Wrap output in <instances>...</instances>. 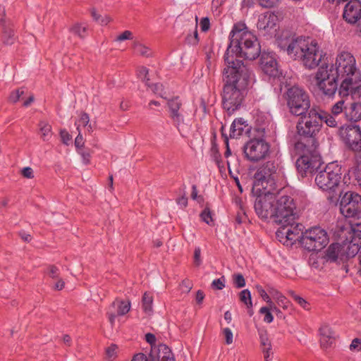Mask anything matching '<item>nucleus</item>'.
Segmentation results:
<instances>
[{
    "label": "nucleus",
    "instance_id": "nucleus-1",
    "mask_svg": "<svg viewBox=\"0 0 361 361\" xmlns=\"http://www.w3.org/2000/svg\"><path fill=\"white\" fill-rule=\"evenodd\" d=\"M260 45L256 36L245 23L234 24L230 32V44L224 56L227 66L224 68V85L222 105L228 115L240 109L247 89L253 81L252 71L234 56L254 60L259 56Z\"/></svg>",
    "mask_w": 361,
    "mask_h": 361
},
{
    "label": "nucleus",
    "instance_id": "nucleus-2",
    "mask_svg": "<svg viewBox=\"0 0 361 361\" xmlns=\"http://www.w3.org/2000/svg\"><path fill=\"white\" fill-rule=\"evenodd\" d=\"M316 86L326 97L333 98L355 94L361 90V71L355 56L349 51L339 52L334 61L319 67L314 75Z\"/></svg>",
    "mask_w": 361,
    "mask_h": 361
},
{
    "label": "nucleus",
    "instance_id": "nucleus-3",
    "mask_svg": "<svg viewBox=\"0 0 361 361\" xmlns=\"http://www.w3.org/2000/svg\"><path fill=\"white\" fill-rule=\"evenodd\" d=\"M276 44L290 58L300 61L309 70L318 67L326 55L316 40L309 37H293L288 32H283L277 37Z\"/></svg>",
    "mask_w": 361,
    "mask_h": 361
},
{
    "label": "nucleus",
    "instance_id": "nucleus-4",
    "mask_svg": "<svg viewBox=\"0 0 361 361\" xmlns=\"http://www.w3.org/2000/svg\"><path fill=\"white\" fill-rule=\"evenodd\" d=\"M293 199L283 192L255 202V209L261 219L271 218L279 225L293 223L296 219Z\"/></svg>",
    "mask_w": 361,
    "mask_h": 361
},
{
    "label": "nucleus",
    "instance_id": "nucleus-5",
    "mask_svg": "<svg viewBox=\"0 0 361 361\" xmlns=\"http://www.w3.org/2000/svg\"><path fill=\"white\" fill-rule=\"evenodd\" d=\"M277 178V168L272 162L266 163L255 174L252 185V194L255 201L269 196H275L274 192Z\"/></svg>",
    "mask_w": 361,
    "mask_h": 361
},
{
    "label": "nucleus",
    "instance_id": "nucleus-6",
    "mask_svg": "<svg viewBox=\"0 0 361 361\" xmlns=\"http://www.w3.org/2000/svg\"><path fill=\"white\" fill-rule=\"evenodd\" d=\"M295 149L300 154L296 161L298 173L302 176L313 173L321 164V157L316 150L317 147L312 145L307 147L303 142H298Z\"/></svg>",
    "mask_w": 361,
    "mask_h": 361
},
{
    "label": "nucleus",
    "instance_id": "nucleus-7",
    "mask_svg": "<svg viewBox=\"0 0 361 361\" xmlns=\"http://www.w3.org/2000/svg\"><path fill=\"white\" fill-rule=\"evenodd\" d=\"M300 121L297 124V130L299 135L310 138L311 145L317 147L315 137L319 133L322 126V115L314 109L309 110L307 114L301 116Z\"/></svg>",
    "mask_w": 361,
    "mask_h": 361
},
{
    "label": "nucleus",
    "instance_id": "nucleus-8",
    "mask_svg": "<svg viewBox=\"0 0 361 361\" xmlns=\"http://www.w3.org/2000/svg\"><path fill=\"white\" fill-rule=\"evenodd\" d=\"M287 105L295 116H303L310 108L308 93L298 86L290 87L286 92Z\"/></svg>",
    "mask_w": 361,
    "mask_h": 361
},
{
    "label": "nucleus",
    "instance_id": "nucleus-9",
    "mask_svg": "<svg viewBox=\"0 0 361 361\" xmlns=\"http://www.w3.org/2000/svg\"><path fill=\"white\" fill-rule=\"evenodd\" d=\"M329 243L327 232L320 227H313L302 233L301 246L311 252H318L324 248Z\"/></svg>",
    "mask_w": 361,
    "mask_h": 361
},
{
    "label": "nucleus",
    "instance_id": "nucleus-10",
    "mask_svg": "<svg viewBox=\"0 0 361 361\" xmlns=\"http://www.w3.org/2000/svg\"><path fill=\"white\" fill-rule=\"evenodd\" d=\"M341 167L329 164L324 170L317 173L315 183L323 190L333 191L341 182Z\"/></svg>",
    "mask_w": 361,
    "mask_h": 361
},
{
    "label": "nucleus",
    "instance_id": "nucleus-11",
    "mask_svg": "<svg viewBox=\"0 0 361 361\" xmlns=\"http://www.w3.org/2000/svg\"><path fill=\"white\" fill-rule=\"evenodd\" d=\"M341 214L345 218L361 217V195L348 191L339 195Z\"/></svg>",
    "mask_w": 361,
    "mask_h": 361
},
{
    "label": "nucleus",
    "instance_id": "nucleus-12",
    "mask_svg": "<svg viewBox=\"0 0 361 361\" xmlns=\"http://www.w3.org/2000/svg\"><path fill=\"white\" fill-rule=\"evenodd\" d=\"M269 152V145L262 138L252 139L244 147V153L247 159L258 161L264 159Z\"/></svg>",
    "mask_w": 361,
    "mask_h": 361
},
{
    "label": "nucleus",
    "instance_id": "nucleus-13",
    "mask_svg": "<svg viewBox=\"0 0 361 361\" xmlns=\"http://www.w3.org/2000/svg\"><path fill=\"white\" fill-rule=\"evenodd\" d=\"M281 228L276 231L278 240L286 246H292L297 240L300 243L302 234V224L293 223L281 225Z\"/></svg>",
    "mask_w": 361,
    "mask_h": 361
},
{
    "label": "nucleus",
    "instance_id": "nucleus-14",
    "mask_svg": "<svg viewBox=\"0 0 361 361\" xmlns=\"http://www.w3.org/2000/svg\"><path fill=\"white\" fill-rule=\"evenodd\" d=\"M339 135L348 148L355 152L361 151V129L358 126L341 127Z\"/></svg>",
    "mask_w": 361,
    "mask_h": 361
},
{
    "label": "nucleus",
    "instance_id": "nucleus-15",
    "mask_svg": "<svg viewBox=\"0 0 361 361\" xmlns=\"http://www.w3.org/2000/svg\"><path fill=\"white\" fill-rule=\"evenodd\" d=\"M343 19L349 24H357L356 32L361 37V3L351 0L345 6L343 12Z\"/></svg>",
    "mask_w": 361,
    "mask_h": 361
},
{
    "label": "nucleus",
    "instance_id": "nucleus-16",
    "mask_svg": "<svg viewBox=\"0 0 361 361\" xmlns=\"http://www.w3.org/2000/svg\"><path fill=\"white\" fill-rule=\"evenodd\" d=\"M260 67L262 71L269 77L279 78L282 72L279 68L276 55L271 52L262 53L260 58Z\"/></svg>",
    "mask_w": 361,
    "mask_h": 361
},
{
    "label": "nucleus",
    "instance_id": "nucleus-17",
    "mask_svg": "<svg viewBox=\"0 0 361 361\" xmlns=\"http://www.w3.org/2000/svg\"><path fill=\"white\" fill-rule=\"evenodd\" d=\"M278 21V16L274 13L267 11L259 16L257 27L264 34H269L276 30Z\"/></svg>",
    "mask_w": 361,
    "mask_h": 361
},
{
    "label": "nucleus",
    "instance_id": "nucleus-18",
    "mask_svg": "<svg viewBox=\"0 0 361 361\" xmlns=\"http://www.w3.org/2000/svg\"><path fill=\"white\" fill-rule=\"evenodd\" d=\"M130 309V302L128 300H116L110 307L108 312L109 322L114 324L116 315L123 316L128 313Z\"/></svg>",
    "mask_w": 361,
    "mask_h": 361
},
{
    "label": "nucleus",
    "instance_id": "nucleus-19",
    "mask_svg": "<svg viewBox=\"0 0 361 361\" xmlns=\"http://www.w3.org/2000/svg\"><path fill=\"white\" fill-rule=\"evenodd\" d=\"M250 129V126L243 118H235L231 126L230 137L238 138L241 135L249 133Z\"/></svg>",
    "mask_w": 361,
    "mask_h": 361
},
{
    "label": "nucleus",
    "instance_id": "nucleus-20",
    "mask_svg": "<svg viewBox=\"0 0 361 361\" xmlns=\"http://www.w3.org/2000/svg\"><path fill=\"white\" fill-rule=\"evenodd\" d=\"M345 118L352 122L360 121L361 120V102H352L347 103Z\"/></svg>",
    "mask_w": 361,
    "mask_h": 361
},
{
    "label": "nucleus",
    "instance_id": "nucleus-21",
    "mask_svg": "<svg viewBox=\"0 0 361 361\" xmlns=\"http://www.w3.org/2000/svg\"><path fill=\"white\" fill-rule=\"evenodd\" d=\"M320 343L323 348L332 345L336 338V334L328 324H322L319 329Z\"/></svg>",
    "mask_w": 361,
    "mask_h": 361
},
{
    "label": "nucleus",
    "instance_id": "nucleus-22",
    "mask_svg": "<svg viewBox=\"0 0 361 361\" xmlns=\"http://www.w3.org/2000/svg\"><path fill=\"white\" fill-rule=\"evenodd\" d=\"M168 105L170 109L171 118L177 126H179L183 122V117L178 111L180 106H181L180 99L178 97L171 99L169 101Z\"/></svg>",
    "mask_w": 361,
    "mask_h": 361
},
{
    "label": "nucleus",
    "instance_id": "nucleus-23",
    "mask_svg": "<svg viewBox=\"0 0 361 361\" xmlns=\"http://www.w3.org/2000/svg\"><path fill=\"white\" fill-rule=\"evenodd\" d=\"M345 244L332 243L325 252L324 258L326 261L335 262L339 256L343 255Z\"/></svg>",
    "mask_w": 361,
    "mask_h": 361
},
{
    "label": "nucleus",
    "instance_id": "nucleus-24",
    "mask_svg": "<svg viewBox=\"0 0 361 361\" xmlns=\"http://www.w3.org/2000/svg\"><path fill=\"white\" fill-rule=\"evenodd\" d=\"M268 292L270 295L275 300L277 305L284 310H287L290 305L289 300L278 290L274 288L269 287Z\"/></svg>",
    "mask_w": 361,
    "mask_h": 361
},
{
    "label": "nucleus",
    "instance_id": "nucleus-25",
    "mask_svg": "<svg viewBox=\"0 0 361 361\" xmlns=\"http://www.w3.org/2000/svg\"><path fill=\"white\" fill-rule=\"evenodd\" d=\"M259 339L262 351L266 361H271V355H272L271 345L267 336V332H261L259 334Z\"/></svg>",
    "mask_w": 361,
    "mask_h": 361
},
{
    "label": "nucleus",
    "instance_id": "nucleus-26",
    "mask_svg": "<svg viewBox=\"0 0 361 361\" xmlns=\"http://www.w3.org/2000/svg\"><path fill=\"white\" fill-rule=\"evenodd\" d=\"M255 121L258 125L257 130L264 133L266 127L271 122V116L269 114L260 112L256 116Z\"/></svg>",
    "mask_w": 361,
    "mask_h": 361
},
{
    "label": "nucleus",
    "instance_id": "nucleus-27",
    "mask_svg": "<svg viewBox=\"0 0 361 361\" xmlns=\"http://www.w3.org/2000/svg\"><path fill=\"white\" fill-rule=\"evenodd\" d=\"M343 244H345V248L343 252H345V255L347 257H354L360 250L359 243H354L352 239L344 242Z\"/></svg>",
    "mask_w": 361,
    "mask_h": 361
},
{
    "label": "nucleus",
    "instance_id": "nucleus-28",
    "mask_svg": "<svg viewBox=\"0 0 361 361\" xmlns=\"http://www.w3.org/2000/svg\"><path fill=\"white\" fill-rule=\"evenodd\" d=\"M153 297L150 293H145L142 297V305L145 314L150 315L153 312Z\"/></svg>",
    "mask_w": 361,
    "mask_h": 361
},
{
    "label": "nucleus",
    "instance_id": "nucleus-29",
    "mask_svg": "<svg viewBox=\"0 0 361 361\" xmlns=\"http://www.w3.org/2000/svg\"><path fill=\"white\" fill-rule=\"evenodd\" d=\"M90 122L89 116L85 113L80 114L78 119L75 121V125L76 126L78 133L81 132L82 127H87L88 131H92V128L91 125H88Z\"/></svg>",
    "mask_w": 361,
    "mask_h": 361
},
{
    "label": "nucleus",
    "instance_id": "nucleus-30",
    "mask_svg": "<svg viewBox=\"0 0 361 361\" xmlns=\"http://www.w3.org/2000/svg\"><path fill=\"white\" fill-rule=\"evenodd\" d=\"M88 25L87 23H75L71 28V31L80 38H85L87 35Z\"/></svg>",
    "mask_w": 361,
    "mask_h": 361
},
{
    "label": "nucleus",
    "instance_id": "nucleus-31",
    "mask_svg": "<svg viewBox=\"0 0 361 361\" xmlns=\"http://www.w3.org/2000/svg\"><path fill=\"white\" fill-rule=\"evenodd\" d=\"M353 219L350 222V232L355 238L361 239V216Z\"/></svg>",
    "mask_w": 361,
    "mask_h": 361
},
{
    "label": "nucleus",
    "instance_id": "nucleus-32",
    "mask_svg": "<svg viewBox=\"0 0 361 361\" xmlns=\"http://www.w3.org/2000/svg\"><path fill=\"white\" fill-rule=\"evenodd\" d=\"M159 351L158 359L159 361H174L172 353L166 345H161Z\"/></svg>",
    "mask_w": 361,
    "mask_h": 361
},
{
    "label": "nucleus",
    "instance_id": "nucleus-33",
    "mask_svg": "<svg viewBox=\"0 0 361 361\" xmlns=\"http://www.w3.org/2000/svg\"><path fill=\"white\" fill-rule=\"evenodd\" d=\"M133 39V33L130 30H125L123 32L116 35L113 39V42L116 46H121V44L126 40H131Z\"/></svg>",
    "mask_w": 361,
    "mask_h": 361
},
{
    "label": "nucleus",
    "instance_id": "nucleus-34",
    "mask_svg": "<svg viewBox=\"0 0 361 361\" xmlns=\"http://www.w3.org/2000/svg\"><path fill=\"white\" fill-rule=\"evenodd\" d=\"M133 48L136 52V54L142 56L148 57L151 56L152 51L150 49L147 47L146 45L139 42H135L133 43Z\"/></svg>",
    "mask_w": 361,
    "mask_h": 361
},
{
    "label": "nucleus",
    "instance_id": "nucleus-35",
    "mask_svg": "<svg viewBox=\"0 0 361 361\" xmlns=\"http://www.w3.org/2000/svg\"><path fill=\"white\" fill-rule=\"evenodd\" d=\"M346 105L347 103H345L344 99H341L336 102L331 107V114L333 116H338L339 114L343 113V114L345 115Z\"/></svg>",
    "mask_w": 361,
    "mask_h": 361
},
{
    "label": "nucleus",
    "instance_id": "nucleus-36",
    "mask_svg": "<svg viewBox=\"0 0 361 361\" xmlns=\"http://www.w3.org/2000/svg\"><path fill=\"white\" fill-rule=\"evenodd\" d=\"M39 130L41 133L42 138L44 140H49L51 136V127L45 121H41L39 123Z\"/></svg>",
    "mask_w": 361,
    "mask_h": 361
},
{
    "label": "nucleus",
    "instance_id": "nucleus-37",
    "mask_svg": "<svg viewBox=\"0 0 361 361\" xmlns=\"http://www.w3.org/2000/svg\"><path fill=\"white\" fill-rule=\"evenodd\" d=\"M118 353V346L116 344H111L106 348V359L109 361L115 360Z\"/></svg>",
    "mask_w": 361,
    "mask_h": 361
},
{
    "label": "nucleus",
    "instance_id": "nucleus-38",
    "mask_svg": "<svg viewBox=\"0 0 361 361\" xmlns=\"http://www.w3.org/2000/svg\"><path fill=\"white\" fill-rule=\"evenodd\" d=\"M240 300L250 308L252 307L251 293L248 289H244L240 293Z\"/></svg>",
    "mask_w": 361,
    "mask_h": 361
},
{
    "label": "nucleus",
    "instance_id": "nucleus-39",
    "mask_svg": "<svg viewBox=\"0 0 361 361\" xmlns=\"http://www.w3.org/2000/svg\"><path fill=\"white\" fill-rule=\"evenodd\" d=\"M3 39H4V43H6L7 44H13L15 40L13 30L10 28H4V34H3Z\"/></svg>",
    "mask_w": 361,
    "mask_h": 361
},
{
    "label": "nucleus",
    "instance_id": "nucleus-40",
    "mask_svg": "<svg viewBox=\"0 0 361 361\" xmlns=\"http://www.w3.org/2000/svg\"><path fill=\"white\" fill-rule=\"evenodd\" d=\"M259 312L261 314L264 315V319H263L264 322L270 324L273 322L274 317H273L272 314L271 313L270 310L268 307H262L259 309Z\"/></svg>",
    "mask_w": 361,
    "mask_h": 361
},
{
    "label": "nucleus",
    "instance_id": "nucleus-41",
    "mask_svg": "<svg viewBox=\"0 0 361 361\" xmlns=\"http://www.w3.org/2000/svg\"><path fill=\"white\" fill-rule=\"evenodd\" d=\"M334 116H333L332 114H324V116L322 115V121H324L329 127H336L337 126V121Z\"/></svg>",
    "mask_w": 361,
    "mask_h": 361
},
{
    "label": "nucleus",
    "instance_id": "nucleus-42",
    "mask_svg": "<svg viewBox=\"0 0 361 361\" xmlns=\"http://www.w3.org/2000/svg\"><path fill=\"white\" fill-rule=\"evenodd\" d=\"M25 91L23 88H20L13 91L11 93L9 97V101L12 103L17 102L20 97L24 94Z\"/></svg>",
    "mask_w": 361,
    "mask_h": 361
},
{
    "label": "nucleus",
    "instance_id": "nucleus-43",
    "mask_svg": "<svg viewBox=\"0 0 361 361\" xmlns=\"http://www.w3.org/2000/svg\"><path fill=\"white\" fill-rule=\"evenodd\" d=\"M148 69L144 66L139 67L137 70V77L146 82H148L149 78L148 76Z\"/></svg>",
    "mask_w": 361,
    "mask_h": 361
},
{
    "label": "nucleus",
    "instance_id": "nucleus-44",
    "mask_svg": "<svg viewBox=\"0 0 361 361\" xmlns=\"http://www.w3.org/2000/svg\"><path fill=\"white\" fill-rule=\"evenodd\" d=\"M256 290L258 293V294L260 295V297L264 300L267 303H271V297L266 292V290L259 285H257L255 286Z\"/></svg>",
    "mask_w": 361,
    "mask_h": 361
},
{
    "label": "nucleus",
    "instance_id": "nucleus-45",
    "mask_svg": "<svg viewBox=\"0 0 361 361\" xmlns=\"http://www.w3.org/2000/svg\"><path fill=\"white\" fill-rule=\"evenodd\" d=\"M226 279L224 276L214 279L212 283V286L216 290H222L225 287Z\"/></svg>",
    "mask_w": 361,
    "mask_h": 361
},
{
    "label": "nucleus",
    "instance_id": "nucleus-46",
    "mask_svg": "<svg viewBox=\"0 0 361 361\" xmlns=\"http://www.w3.org/2000/svg\"><path fill=\"white\" fill-rule=\"evenodd\" d=\"M233 283L235 287L240 288L245 286V281L243 276L240 274L233 275Z\"/></svg>",
    "mask_w": 361,
    "mask_h": 361
},
{
    "label": "nucleus",
    "instance_id": "nucleus-47",
    "mask_svg": "<svg viewBox=\"0 0 361 361\" xmlns=\"http://www.w3.org/2000/svg\"><path fill=\"white\" fill-rule=\"evenodd\" d=\"M223 334L225 336L226 343L230 345L233 341V335L232 331L229 328H224L223 329Z\"/></svg>",
    "mask_w": 361,
    "mask_h": 361
},
{
    "label": "nucleus",
    "instance_id": "nucleus-48",
    "mask_svg": "<svg viewBox=\"0 0 361 361\" xmlns=\"http://www.w3.org/2000/svg\"><path fill=\"white\" fill-rule=\"evenodd\" d=\"M146 85L148 86L155 94H159L160 97H163L162 94V85L159 83L150 85L149 82H146Z\"/></svg>",
    "mask_w": 361,
    "mask_h": 361
},
{
    "label": "nucleus",
    "instance_id": "nucleus-49",
    "mask_svg": "<svg viewBox=\"0 0 361 361\" xmlns=\"http://www.w3.org/2000/svg\"><path fill=\"white\" fill-rule=\"evenodd\" d=\"M60 136H61L62 142L66 145H69V143L71 142V141L72 140L71 135L66 130H61L60 131Z\"/></svg>",
    "mask_w": 361,
    "mask_h": 361
},
{
    "label": "nucleus",
    "instance_id": "nucleus-50",
    "mask_svg": "<svg viewBox=\"0 0 361 361\" xmlns=\"http://www.w3.org/2000/svg\"><path fill=\"white\" fill-rule=\"evenodd\" d=\"M200 216L202 220L209 225L213 221L211 213L208 209L203 210Z\"/></svg>",
    "mask_w": 361,
    "mask_h": 361
},
{
    "label": "nucleus",
    "instance_id": "nucleus-51",
    "mask_svg": "<svg viewBox=\"0 0 361 361\" xmlns=\"http://www.w3.org/2000/svg\"><path fill=\"white\" fill-rule=\"evenodd\" d=\"M200 27L202 31L207 32L210 27L209 19L207 17L202 18L200 22Z\"/></svg>",
    "mask_w": 361,
    "mask_h": 361
},
{
    "label": "nucleus",
    "instance_id": "nucleus-52",
    "mask_svg": "<svg viewBox=\"0 0 361 361\" xmlns=\"http://www.w3.org/2000/svg\"><path fill=\"white\" fill-rule=\"evenodd\" d=\"M292 296H293V298L298 303V305H300L302 307H303L304 309L305 310H307L309 307H308V303L307 302L302 298L297 295H295V294H292Z\"/></svg>",
    "mask_w": 361,
    "mask_h": 361
},
{
    "label": "nucleus",
    "instance_id": "nucleus-53",
    "mask_svg": "<svg viewBox=\"0 0 361 361\" xmlns=\"http://www.w3.org/2000/svg\"><path fill=\"white\" fill-rule=\"evenodd\" d=\"M192 283L189 281H183L182 283L180 285V290L183 293H188L192 289Z\"/></svg>",
    "mask_w": 361,
    "mask_h": 361
},
{
    "label": "nucleus",
    "instance_id": "nucleus-54",
    "mask_svg": "<svg viewBox=\"0 0 361 361\" xmlns=\"http://www.w3.org/2000/svg\"><path fill=\"white\" fill-rule=\"evenodd\" d=\"M194 262L197 266H200L202 263L201 249L199 247H195L194 251Z\"/></svg>",
    "mask_w": 361,
    "mask_h": 361
},
{
    "label": "nucleus",
    "instance_id": "nucleus-55",
    "mask_svg": "<svg viewBox=\"0 0 361 361\" xmlns=\"http://www.w3.org/2000/svg\"><path fill=\"white\" fill-rule=\"evenodd\" d=\"M21 174L26 178H33L34 172L31 167L27 166L21 170Z\"/></svg>",
    "mask_w": 361,
    "mask_h": 361
},
{
    "label": "nucleus",
    "instance_id": "nucleus-56",
    "mask_svg": "<svg viewBox=\"0 0 361 361\" xmlns=\"http://www.w3.org/2000/svg\"><path fill=\"white\" fill-rule=\"evenodd\" d=\"M279 0H259L260 6L265 8L274 6Z\"/></svg>",
    "mask_w": 361,
    "mask_h": 361
},
{
    "label": "nucleus",
    "instance_id": "nucleus-57",
    "mask_svg": "<svg viewBox=\"0 0 361 361\" xmlns=\"http://www.w3.org/2000/svg\"><path fill=\"white\" fill-rule=\"evenodd\" d=\"M47 274L52 279H56L59 276V269L54 266H51L47 269Z\"/></svg>",
    "mask_w": 361,
    "mask_h": 361
},
{
    "label": "nucleus",
    "instance_id": "nucleus-58",
    "mask_svg": "<svg viewBox=\"0 0 361 361\" xmlns=\"http://www.w3.org/2000/svg\"><path fill=\"white\" fill-rule=\"evenodd\" d=\"M84 145V141L83 137L81 135V132L78 133V136L76 137L75 140V146L77 148V150H80V149H82Z\"/></svg>",
    "mask_w": 361,
    "mask_h": 361
},
{
    "label": "nucleus",
    "instance_id": "nucleus-59",
    "mask_svg": "<svg viewBox=\"0 0 361 361\" xmlns=\"http://www.w3.org/2000/svg\"><path fill=\"white\" fill-rule=\"evenodd\" d=\"M350 349L351 350H361V340L359 338H355L351 344L350 345Z\"/></svg>",
    "mask_w": 361,
    "mask_h": 361
},
{
    "label": "nucleus",
    "instance_id": "nucleus-60",
    "mask_svg": "<svg viewBox=\"0 0 361 361\" xmlns=\"http://www.w3.org/2000/svg\"><path fill=\"white\" fill-rule=\"evenodd\" d=\"M78 152L80 154L82 159V161L85 164H87L90 162V154L88 152L84 151L82 149H80L78 151Z\"/></svg>",
    "mask_w": 361,
    "mask_h": 361
},
{
    "label": "nucleus",
    "instance_id": "nucleus-61",
    "mask_svg": "<svg viewBox=\"0 0 361 361\" xmlns=\"http://www.w3.org/2000/svg\"><path fill=\"white\" fill-rule=\"evenodd\" d=\"M131 361H149L147 355L140 353L135 354Z\"/></svg>",
    "mask_w": 361,
    "mask_h": 361
},
{
    "label": "nucleus",
    "instance_id": "nucleus-62",
    "mask_svg": "<svg viewBox=\"0 0 361 361\" xmlns=\"http://www.w3.org/2000/svg\"><path fill=\"white\" fill-rule=\"evenodd\" d=\"M188 43L191 44H196L198 42L197 31L195 30L192 36H188L187 38Z\"/></svg>",
    "mask_w": 361,
    "mask_h": 361
},
{
    "label": "nucleus",
    "instance_id": "nucleus-63",
    "mask_svg": "<svg viewBox=\"0 0 361 361\" xmlns=\"http://www.w3.org/2000/svg\"><path fill=\"white\" fill-rule=\"evenodd\" d=\"M146 341L150 345L155 344L156 338L155 336L152 334L148 333L145 335Z\"/></svg>",
    "mask_w": 361,
    "mask_h": 361
},
{
    "label": "nucleus",
    "instance_id": "nucleus-64",
    "mask_svg": "<svg viewBox=\"0 0 361 361\" xmlns=\"http://www.w3.org/2000/svg\"><path fill=\"white\" fill-rule=\"evenodd\" d=\"M176 202L181 207H185L188 204V198L185 196H181L177 199Z\"/></svg>",
    "mask_w": 361,
    "mask_h": 361
}]
</instances>
